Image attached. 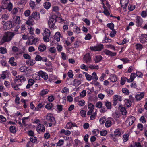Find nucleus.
Instances as JSON below:
<instances>
[{"instance_id":"1","label":"nucleus","mask_w":147,"mask_h":147,"mask_svg":"<svg viewBox=\"0 0 147 147\" xmlns=\"http://www.w3.org/2000/svg\"><path fill=\"white\" fill-rule=\"evenodd\" d=\"M17 33H15L14 32L8 31L5 32L3 37V40L4 42H8L10 41L13 37L15 34Z\"/></svg>"},{"instance_id":"2","label":"nucleus","mask_w":147,"mask_h":147,"mask_svg":"<svg viewBox=\"0 0 147 147\" xmlns=\"http://www.w3.org/2000/svg\"><path fill=\"white\" fill-rule=\"evenodd\" d=\"M57 16L56 15H53L50 17L49 20L48 22L49 27L52 29H55L56 28V26L55 24L56 21Z\"/></svg>"},{"instance_id":"3","label":"nucleus","mask_w":147,"mask_h":147,"mask_svg":"<svg viewBox=\"0 0 147 147\" xmlns=\"http://www.w3.org/2000/svg\"><path fill=\"white\" fill-rule=\"evenodd\" d=\"M1 6L3 9H7L9 11H11L12 9V4L9 0H6L3 1Z\"/></svg>"},{"instance_id":"4","label":"nucleus","mask_w":147,"mask_h":147,"mask_svg":"<svg viewBox=\"0 0 147 147\" xmlns=\"http://www.w3.org/2000/svg\"><path fill=\"white\" fill-rule=\"evenodd\" d=\"M1 23L3 25V28L5 30H9L13 26V22L11 20H9L6 22L5 21L3 20Z\"/></svg>"},{"instance_id":"5","label":"nucleus","mask_w":147,"mask_h":147,"mask_svg":"<svg viewBox=\"0 0 147 147\" xmlns=\"http://www.w3.org/2000/svg\"><path fill=\"white\" fill-rule=\"evenodd\" d=\"M39 40L38 38H34L33 36H31L28 38V41L26 42V44L28 45H35Z\"/></svg>"},{"instance_id":"6","label":"nucleus","mask_w":147,"mask_h":147,"mask_svg":"<svg viewBox=\"0 0 147 147\" xmlns=\"http://www.w3.org/2000/svg\"><path fill=\"white\" fill-rule=\"evenodd\" d=\"M26 80L25 77L21 75H18L16 76L14 79V82H18L19 85H21L22 82L25 81Z\"/></svg>"},{"instance_id":"7","label":"nucleus","mask_w":147,"mask_h":147,"mask_svg":"<svg viewBox=\"0 0 147 147\" xmlns=\"http://www.w3.org/2000/svg\"><path fill=\"white\" fill-rule=\"evenodd\" d=\"M103 49V45L101 44H98L96 46H91L90 47V49L91 50L95 51H100Z\"/></svg>"},{"instance_id":"8","label":"nucleus","mask_w":147,"mask_h":147,"mask_svg":"<svg viewBox=\"0 0 147 147\" xmlns=\"http://www.w3.org/2000/svg\"><path fill=\"white\" fill-rule=\"evenodd\" d=\"M115 123V121L114 119L111 117H108L106 119L105 123V126L106 127H109L111 126L113 124H114Z\"/></svg>"},{"instance_id":"9","label":"nucleus","mask_w":147,"mask_h":147,"mask_svg":"<svg viewBox=\"0 0 147 147\" xmlns=\"http://www.w3.org/2000/svg\"><path fill=\"white\" fill-rule=\"evenodd\" d=\"M113 105L115 106L119 101H122V97L121 96L115 95L113 96Z\"/></svg>"},{"instance_id":"10","label":"nucleus","mask_w":147,"mask_h":147,"mask_svg":"<svg viewBox=\"0 0 147 147\" xmlns=\"http://www.w3.org/2000/svg\"><path fill=\"white\" fill-rule=\"evenodd\" d=\"M140 42L142 44L147 43V34H142L139 37Z\"/></svg>"},{"instance_id":"11","label":"nucleus","mask_w":147,"mask_h":147,"mask_svg":"<svg viewBox=\"0 0 147 147\" xmlns=\"http://www.w3.org/2000/svg\"><path fill=\"white\" fill-rule=\"evenodd\" d=\"M46 119L48 122H54L55 121L53 114L50 113H48L47 114Z\"/></svg>"},{"instance_id":"12","label":"nucleus","mask_w":147,"mask_h":147,"mask_svg":"<svg viewBox=\"0 0 147 147\" xmlns=\"http://www.w3.org/2000/svg\"><path fill=\"white\" fill-rule=\"evenodd\" d=\"M135 120L134 117L131 116L129 117L126 121V124L127 126L131 125Z\"/></svg>"},{"instance_id":"13","label":"nucleus","mask_w":147,"mask_h":147,"mask_svg":"<svg viewBox=\"0 0 147 147\" xmlns=\"http://www.w3.org/2000/svg\"><path fill=\"white\" fill-rule=\"evenodd\" d=\"M136 20V25L138 27L141 26L143 23V19L140 16H137Z\"/></svg>"},{"instance_id":"14","label":"nucleus","mask_w":147,"mask_h":147,"mask_svg":"<svg viewBox=\"0 0 147 147\" xmlns=\"http://www.w3.org/2000/svg\"><path fill=\"white\" fill-rule=\"evenodd\" d=\"M37 73L45 80H47L48 78V76L47 74L42 70L40 71Z\"/></svg>"},{"instance_id":"15","label":"nucleus","mask_w":147,"mask_h":147,"mask_svg":"<svg viewBox=\"0 0 147 147\" xmlns=\"http://www.w3.org/2000/svg\"><path fill=\"white\" fill-rule=\"evenodd\" d=\"M74 127H77L76 124L71 122H69L67 123L65 128L67 129H70Z\"/></svg>"},{"instance_id":"16","label":"nucleus","mask_w":147,"mask_h":147,"mask_svg":"<svg viewBox=\"0 0 147 147\" xmlns=\"http://www.w3.org/2000/svg\"><path fill=\"white\" fill-rule=\"evenodd\" d=\"M122 129L120 128H117L114 131V136L115 137H121L123 134Z\"/></svg>"},{"instance_id":"17","label":"nucleus","mask_w":147,"mask_h":147,"mask_svg":"<svg viewBox=\"0 0 147 147\" xmlns=\"http://www.w3.org/2000/svg\"><path fill=\"white\" fill-rule=\"evenodd\" d=\"M36 131L38 133L44 132L45 130L44 125L42 124H39L36 128Z\"/></svg>"},{"instance_id":"18","label":"nucleus","mask_w":147,"mask_h":147,"mask_svg":"<svg viewBox=\"0 0 147 147\" xmlns=\"http://www.w3.org/2000/svg\"><path fill=\"white\" fill-rule=\"evenodd\" d=\"M144 94L143 92H139L136 94L135 98L137 101L140 100L144 97Z\"/></svg>"},{"instance_id":"19","label":"nucleus","mask_w":147,"mask_h":147,"mask_svg":"<svg viewBox=\"0 0 147 147\" xmlns=\"http://www.w3.org/2000/svg\"><path fill=\"white\" fill-rule=\"evenodd\" d=\"M118 78L117 76L114 74H111L108 80H110L113 83L115 82L117 80Z\"/></svg>"},{"instance_id":"20","label":"nucleus","mask_w":147,"mask_h":147,"mask_svg":"<svg viewBox=\"0 0 147 147\" xmlns=\"http://www.w3.org/2000/svg\"><path fill=\"white\" fill-rule=\"evenodd\" d=\"M104 52L106 55L111 57L115 56L116 55V53L115 52H113L106 49L104 50Z\"/></svg>"},{"instance_id":"21","label":"nucleus","mask_w":147,"mask_h":147,"mask_svg":"<svg viewBox=\"0 0 147 147\" xmlns=\"http://www.w3.org/2000/svg\"><path fill=\"white\" fill-rule=\"evenodd\" d=\"M83 60L86 63L89 62L91 60V57L90 54L87 53L85 54Z\"/></svg>"},{"instance_id":"22","label":"nucleus","mask_w":147,"mask_h":147,"mask_svg":"<svg viewBox=\"0 0 147 147\" xmlns=\"http://www.w3.org/2000/svg\"><path fill=\"white\" fill-rule=\"evenodd\" d=\"M129 2V0H121L120 1V3L121 7L123 8H125L127 6Z\"/></svg>"},{"instance_id":"23","label":"nucleus","mask_w":147,"mask_h":147,"mask_svg":"<svg viewBox=\"0 0 147 147\" xmlns=\"http://www.w3.org/2000/svg\"><path fill=\"white\" fill-rule=\"evenodd\" d=\"M32 15L34 19L36 20H38L40 19V14L38 12H34L32 13Z\"/></svg>"},{"instance_id":"24","label":"nucleus","mask_w":147,"mask_h":147,"mask_svg":"<svg viewBox=\"0 0 147 147\" xmlns=\"http://www.w3.org/2000/svg\"><path fill=\"white\" fill-rule=\"evenodd\" d=\"M42 35L43 36L50 37V31L49 29L45 28L44 30V32Z\"/></svg>"},{"instance_id":"25","label":"nucleus","mask_w":147,"mask_h":147,"mask_svg":"<svg viewBox=\"0 0 147 147\" xmlns=\"http://www.w3.org/2000/svg\"><path fill=\"white\" fill-rule=\"evenodd\" d=\"M49 90L47 89H43L41 90L39 93V94L41 96H44L48 94Z\"/></svg>"},{"instance_id":"26","label":"nucleus","mask_w":147,"mask_h":147,"mask_svg":"<svg viewBox=\"0 0 147 147\" xmlns=\"http://www.w3.org/2000/svg\"><path fill=\"white\" fill-rule=\"evenodd\" d=\"M46 49V46L43 44H41L38 47L39 51L40 52L45 51Z\"/></svg>"},{"instance_id":"27","label":"nucleus","mask_w":147,"mask_h":147,"mask_svg":"<svg viewBox=\"0 0 147 147\" xmlns=\"http://www.w3.org/2000/svg\"><path fill=\"white\" fill-rule=\"evenodd\" d=\"M60 37L61 34L59 32H57L54 36L55 40L57 42L60 41Z\"/></svg>"},{"instance_id":"28","label":"nucleus","mask_w":147,"mask_h":147,"mask_svg":"<svg viewBox=\"0 0 147 147\" xmlns=\"http://www.w3.org/2000/svg\"><path fill=\"white\" fill-rule=\"evenodd\" d=\"M102 57L100 55H96L94 57V60L96 63H98L101 61Z\"/></svg>"},{"instance_id":"29","label":"nucleus","mask_w":147,"mask_h":147,"mask_svg":"<svg viewBox=\"0 0 147 147\" xmlns=\"http://www.w3.org/2000/svg\"><path fill=\"white\" fill-rule=\"evenodd\" d=\"M14 58L13 57H11L9 59V63L10 64L11 66H16V63L14 62Z\"/></svg>"},{"instance_id":"30","label":"nucleus","mask_w":147,"mask_h":147,"mask_svg":"<svg viewBox=\"0 0 147 147\" xmlns=\"http://www.w3.org/2000/svg\"><path fill=\"white\" fill-rule=\"evenodd\" d=\"M73 32L79 34L80 33L81 30L77 25H75L73 27Z\"/></svg>"},{"instance_id":"31","label":"nucleus","mask_w":147,"mask_h":147,"mask_svg":"<svg viewBox=\"0 0 147 147\" xmlns=\"http://www.w3.org/2000/svg\"><path fill=\"white\" fill-rule=\"evenodd\" d=\"M9 15L7 14H2L1 17V19H2L3 20H7L9 18Z\"/></svg>"},{"instance_id":"32","label":"nucleus","mask_w":147,"mask_h":147,"mask_svg":"<svg viewBox=\"0 0 147 147\" xmlns=\"http://www.w3.org/2000/svg\"><path fill=\"white\" fill-rule=\"evenodd\" d=\"M43 6L46 9H48L51 6V4L49 2H45L43 4Z\"/></svg>"},{"instance_id":"33","label":"nucleus","mask_w":147,"mask_h":147,"mask_svg":"<svg viewBox=\"0 0 147 147\" xmlns=\"http://www.w3.org/2000/svg\"><path fill=\"white\" fill-rule=\"evenodd\" d=\"M130 147H143V146L140 142H135L133 145H131Z\"/></svg>"},{"instance_id":"34","label":"nucleus","mask_w":147,"mask_h":147,"mask_svg":"<svg viewBox=\"0 0 147 147\" xmlns=\"http://www.w3.org/2000/svg\"><path fill=\"white\" fill-rule=\"evenodd\" d=\"M61 133L64 134L67 136H69L71 134V132L70 131L68 130H65L64 129H62L61 130Z\"/></svg>"},{"instance_id":"35","label":"nucleus","mask_w":147,"mask_h":147,"mask_svg":"<svg viewBox=\"0 0 147 147\" xmlns=\"http://www.w3.org/2000/svg\"><path fill=\"white\" fill-rule=\"evenodd\" d=\"M125 105L127 107H129L131 105V102L128 99H126L124 100Z\"/></svg>"},{"instance_id":"36","label":"nucleus","mask_w":147,"mask_h":147,"mask_svg":"<svg viewBox=\"0 0 147 147\" xmlns=\"http://www.w3.org/2000/svg\"><path fill=\"white\" fill-rule=\"evenodd\" d=\"M81 82L78 79H74L73 81V85L75 86H77L80 84Z\"/></svg>"},{"instance_id":"37","label":"nucleus","mask_w":147,"mask_h":147,"mask_svg":"<svg viewBox=\"0 0 147 147\" xmlns=\"http://www.w3.org/2000/svg\"><path fill=\"white\" fill-rule=\"evenodd\" d=\"M136 77V74L134 73H132L130 75V80L128 82H132Z\"/></svg>"},{"instance_id":"38","label":"nucleus","mask_w":147,"mask_h":147,"mask_svg":"<svg viewBox=\"0 0 147 147\" xmlns=\"http://www.w3.org/2000/svg\"><path fill=\"white\" fill-rule=\"evenodd\" d=\"M18 84V83L17 82H16L14 81V83H13L12 84L13 87L15 90H18V89H19L18 86L21 85Z\"/></svg>"},{"instance_id":"39","label":"nucleus","mask_w":147,"mask_h":147,"mask_svg":"<svg viewBox=\"0 0 147 147\" xmlns=\"http://www.w3.org/2000/svg\"><path fill=\"white\" fill-rule=\"evenodd\" d=\"M7 53L6 49L4 47H0V53L1 54H5Z\"/></svg>"},{"instance_id":"40","label":"nucleus","mask_w":147,"mask_h":147,"mask_svg":"<svg viewBox=\"0 0 147 147\" xmlns=\"http://www.w3.org/2000/svg\"><path fill=\"white\" fill-rule=\"evenodd\" d=\"M32 18L31 16L29 17L28 19V20L26 21V23L27 25H28L30 26H32L33 23L32 21L30 20V19Z\"/></svg>"},{"instance_id":"41","label":"nucleus","mask_w":147,"mask_h":147,"mask_svg":"<svg viewBox=\"0 0 147 147\" xmlns=\"http://www.w3.org/2000/svg\"><path fill=\"white\" fill-rule=\"evenodd\" d=\"M48 50L49 52L52 53H55L56 52V50L55 47H51L49 48Z\"/></svg>"},{"instance_id":"42","label":"nucleus","mask_w":147,"mask_h":147,"mask_svg":"<svg viewBox=\"0 0 147 147\" xmlns=\"http://www.w3.org/2000/svg\"><path fill=\"white\" fill-rule=\"evenodd\" d=\"M105 105L108 109H110L111 108V103L108 101L105 102Z\"/></svg>"},{"instance_id":"43","label":"nucleus","mask_w":147,"mask_h":147,"mask_svg":"<svg viewBox=\"0 0 147 147\" xmlns=\"http://www.w3.org/2000/svg\"><path fill=\"white\" fill-rule=\"evenodd\" d=\"M92 79L94 81H96L98 80V78L97 76L96 73L94 72L92 75Z\"/></svg>"},{"instance_id":"44","label":"nucleus","mask_w":147,"mask_h":147,"mask_svg":"<svg viewBox=\"0 0 147 147\" xmlns=\"http://www.w3.org/2000/svg\"><path fill=\"white\" fill-rule=\"evenodd\" d=\"M128 80L127 78L125 77H122L121 79V84L122 85H124L126 81Z\"/></svg>"},{"instance_id":"45","label":"nucleus","mask_w":147,"mask_h":147,"mask_svg":"<svg viewBox=\"0 0 147 147\" xmlns=\"http://www.w3.org/2000/svg\"><path fill=\"white\" fill-rule=\"evenodd\" d=\"M28 65L30 66H32L35 63V61L33 59H29L27 62Z\"/></svg>"},{"instance_id":"46","label":"nucleus","mask_w":147,"mask_h":147,"mask_svg":"<svg viewBox=\"0 0 147 147\" xmlns=\"http://www.w3.org/2000/svg\"><path fill=\"white\" fill-rule=\"evenodd\" d=\"M28 29L29 33L31 34H33L34 33V28L32 26H30L28 27Z\"/></svg>"},{"instance_id":"47","label":"nucleus","mask_w":147,"mask_h":147,"mask_svg":"<svg viewBox=\"0 0 147 147\" xmlns=\"http://www.w3.org/2000/svg\"><path fill=\"white\" fill-rule=\"evenodd\" d=\"M106 47L107 48L110 49L114 50H116V49L114 46L110 44L107 45H106Z\"/></svg>"},{"instance_id":"48","label":"nucleus","mask_w":147,"mask_h":147,"mask_svg":"<svg viewBox=\"0 0 147 147\" xmlns=\"http://www.w3.org/2000/svg\"><path fill=\"white\" fill-rule=\"evenodd\" d=\"M64 141L62 139L59 140L58 142L56 143L57 146H58L60 147L64 144Z\"/></svg>"},{"instance_id":"49","label":"nucleus","mask_w":147,"mask_h":147,"mask_svg":"<svg viewBox=\"0 0 147 147\" xmlns=\"http://www.w3.org/2000/svg\"><path fill=\"white\" fill-rule=\"evenodd\" d=\"M88 67L91 69H98L99 68L98 66L97 65H92L89 66Z\"/></svg>"},{"instance_id":"50","label":"nucleus","mask_w":147,"mask_h":147,"mask_svg":"<svg viewBox=\"0 0 147 147\" xmlns=\"http://www.w3.org/2000/svg\"><path fill=\"white\" fill-rule=\"evenodd\" d=\"M78 104L79 106H83L85 104V102L83 100L81 99L78 101Z\"/></svg>"},{"instance_id":"51","label":"nucleus","mask_w":147,"mask_h":147,"mask_svg":"<svg viewBox=\"0 0 147 147\" xmlns=\"http://www.w3.org/2000/svg\"><path fill=\"white\" fill-rule=\"evenodd\" d=\"M137 129L140 131H142L143 129V125L142 124L138 123L137 125Z\"/></svg>"},{"instance_id":"52","label":"nucleus","mask_w":147,"mask_h":147,"mask_svg":"<svg viewBox=\"0 0 147 147\" xmlns=\"http://www.w3.org/2000/svg\"><path fill=\"white\" fill-rule=\"evenodd\" d=\"M29 117H25L23 118L22 119V123L25 126H26V123L28 119H29Z\"/></svg>"},{"instance_id":"53","label":"nucleus","mask_w":147,"mask_h":147,"mask_svg":"<svg viewBox=\"0 0 147 147\" xmlns=\"http://www.w3.org/2000/svg\"><path fill=\"white\" fill-rule=\"evenodd\" d=\"M6 121V119L3 115H0V123L5 122Z\"/></svg>"},{"instance_id":"54","label":"nucleus","mask_w":147,"mask_h":147,"mask_svg":"<svg viewBox=\"0 0 147 147\" xmlns=\"http://www.w3.org/2000/svg\"><path fill=\"white\" fill-rule=\"evenodd\" d=\"M107 26L109 28L110 30H113L114 28V25L113 23H108L107 24Z\"/></svg>"},{"instance_id":"55","label":"nucleus","mask_w":147,"mask_h":147,"mask_svg":"<svg viewBox=\"0 0 147 147\" xmlns=\"http://www.w3.org/2000/svg\"><path fill=\"white\" fill-rule=\"evenodd\" d=\"M135 46L136 49L139 50H141L143 48V47L142 45L139 43L137 44Z\"/></svg>"},{"instance_id":"56","label":"nucleus","mask_w":147,"mask_h":147,"mask_svg":"<svg viewBox=\"0 0 147 147\" xmlns=\"http://www.w3.org/2000/svg\"><path fill=\"white\" fill-rule=\"evenodd\" d=\"M103 8L104 9V10L102 13L106 16H109L110 15V13L108 9H107V7H105V8Z\"/></svg>"},{"instance_id":"57","label":"nucleus","mask_w":147,"mask_h":147,"mask_svg":"<svg viewBox=\"0 0 147 147\" xmlns=\"http://www.w3.org/2000/svg\"><path fill=\"white\" fill-rule=\"evenodd\" d=\"M69 92V89L68 88L65 87H64L62 91L61 92L63 93H66L67 94Z\"/></svg>"},{"instance_id":"58","label":"nucleus","mask_w":147,"mask_h":147,"mask_svg":"<svg viewBox=\"0 0 147 147\" xmlns=\"http://www.w3.org/2000/svg\"><path fill=\"white\" fill-rule=\"evenodd\" d=\"M80 68L82 69H84L86 71H88V68L84 64L81 65Z\"/></svg>"},{"instance_id":"59","label":"nucleus","mask_w":147,"mask_h":147,"mask_svg":"<svg viewBox=\"0 0 147 147\" xmlns=\"http://www.w3.org/2000/svg\"><path fill=\"white\" fill-rule=\"evenodd\" d=\"M30 7L32 9H34L35 8V2L32 1H31L30 2Z\"/></svg>"},{"instance_id":"60","label":"nucleus","mask_w":147,"mask_h":147,"mask_svg":"<svg viewBox=\"0 0 147 147\" xmlns=\"http://www.w3.org/2000/svg\"><path fill=\"white\" fill-rule=\"evenodd\" d=\"M53 107V104L52 103H50L47 104L45 106L46 108L49 110L51 109Z\"/></svg>"},{"instance_id":"61","label":"nucleus","mask_w":147,"mask_h":147,"mask_svg":"<svg viewBox=\"0 0 147 147\" xmlns=\"http://www.w3.org/2000/svg\"><path fill=\"white\" fill-rule=\"evenodd\" d=\"M120 111L122 114L123 115H125L127 113L125 108L123 107L121 108Z\"/></svg>"},{"instance_id":"62","label":"nucleus","mask_w":147,"mask_h":147,"mask_svg":"<svg viewBox=\"0 0 147 147\" xmlns=\"http://www.w3.org/2000/svg\"><path fill=\"white\" fill-rule=\"evenodd\" d=\"M27 69L26 67L25 66H22L20 67L19 69V71L21 72H24L26 71Z\"/></svg>"},{"instance_id":"63","label":"nucleus","mask_w":147,"mask_h":147,"mask_svg":"<svg viewBox=\"0 0 147 147\" xmlns=\"http://www.w3.org/2000/svg\"><path fill=\"white\" fill-rule=\"evenodd\" d=\"M86 111L85 110H82L80 112L81 115L83 117H86Z\"/></svg>"},{"instance_id":"64","label":"nucleus","mask_w":147,"mask_h":147,"mask_svg":"<svg viewBox=\"0 0 147 147\" xmlns=\"http://www.w3.org/2000/svg\"><path fill=\"white\" fill-rule=\"evenodd\" d=\"M56 48L58 51L59 52L62 51L63 49V47L61 45L57 44V45Z\"/></svg>"}]
</instances>
